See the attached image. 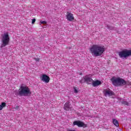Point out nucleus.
I'll return each mask as SVG.
<instances>
[{
    "label": "nucleus",
    "mask_w": 131,
    "mask_h": 131,
    "mask_svg": "<svg viewBox=\"0 0 131 131\" xmlns=\"http://www.w3.org/2000/svg\"><path fill=\"white\" fill-rule=\"evenodd\" d=\"M106 51L105 46L98 45H94L90 48V52L94 57H100L104 54Z\"/></svg>",
    "instance_id": "obj_1"
},
{
    "label": "nucleus",
    "mask_w": 131,
    "mask_h": 131,
    "mask_svg": "<svg viewBox=\"0 0 131 131\" xmlns=\"http://www.w3.org/2000/svg\"><path fill=\"white\" fill-rule=\"evenodd\" d=\"M14 93L15 96L28 97V96L31 95V91H30V89L28 86L23 85V84H22L20 89L18 91H15Z\"/></svg>",
    "instance_id": "obj_2"
},
{
    "label": "nucleus",
    "mask_w": 131,
    "mask_h": 131,
    "mask_svg": "<svg viewBox=\"0 0 131 131\" xmlns=\"http://www.w3.org/2000/svg\"><path fill=\"white\" fill-rule=\"evenodd\" d=\"M111 80L115 86H123V85H131V82L126 81L120 77H113Z\"/></svg>",
    "instance_id": "obj_3"
},
{
    "label": "nucleus",
    "mask_w": 131,
    "mask_h": 131,
    "mask_svg": "<svg viewBox=\"0 0 131 131\" xmlns=\"http://www.w3.org/2000/svg\"><path fill=\"white\" fill-rule=\"evenodd\" d=\"M1 42L2 45L0 47L1 49L7 47L8 45L10 43V35H9V33L6 32L1 35Z\"/></svg>",
    "instance_id": "obj_4"
},
{
    "label": "nucleus",
    "mask_w": 131,
    "mask_h": 131,
    "mask_svg": "<svg viewBox=\"0 0 131 131\" xmlns=\"http://www.w3.org/2000/svg\"><path fill=\"white\" fill-rule=\"evenodd\" d=\"M118 55L121 59H127L128 57H131V50L123 49L118 52Z\"/></svg>",
    "instance_id": "obj_5"
},
{
    "label": "nucleus",
    "mask_w": 131,
    "mask_h": 131,
    "mask_svg": "<svg viewBox=\"0 0 131 131\" xmlns=\"http://www.w3.org/2000/svg\"><path fill=\"white\" fill-rule=\"evenodd\" d=\"M75 125H77L78 127H83V128L88 127L86 124L80 120H76L73 122V126Z\"/></svg>",
    "instance_id": "obj_6"
},
{
    "label": "nucleus",
    "mask_w": 131,
    "mask_h": 131,
    "mask_svg": "<svg viewBox=\"0 0 131 131\" xmlns=\"http://www.w3.org/2000/svg\"><path fill=\"white\" fill-rule=\"evenodd\" d=\"M103 94L105 97H107V96H108V97H111V96H114L115 95L114 92L110 90V89L104 90Z\"/></svg>",
    "instance_id": "obj_7"
},
{
    "label": "nucleus",
    "mask_w": 131,
    "mask_h": 131,
    "mask_svg": "<svg viewBox=\"0 0 131 131\" xmlns=\"http://www.w3.org/2000/svg\"><path fill=\"white\" fill-rule=\"evenodd\" d=\"M41 80L44 81L46 83H49L50 82V77L46 74H43L41 77Z\"/></svg>",
    "instance_id": "obj_8"
},
{
    "label": "nucleus",
    "mask_w": 131,
    "mask_h": 131,
    "mask_svg": "<svg viewBox=\"0 0 131 131\" xmlns=\"http://www.w3.org/2000/svg\"><path fill=\"white\" fill-rule=\"evenodd\" d=\"M67 14V19L68 21H70V22H71L74 20V16H73V14L69 12H68Z\"/></svg>",
    "instance_id": "obj_9"
},
{
    "label": "nucleus",
    "mask_w": 131,
    "mask_h": 131,
    "mask_svg": "<svg viewBox=\"0 0 131 131\" xmlns=\"http://www.w3.org/2000/svg\"><path fill=\"white\" fill-rule=\"evenodd\" d=\"M102 84V82L100 80H96V81H92V85L94 88H96V86H99V85H101Z\"/></svg>",
    "instance_id": "obj_10"
},
{
    "label": "nucleus",
    "mask_w": 131,
    "mask_h": 131,
    "mask_svg": "<svg viewBox=\"0 0 131 131\" xmlns=\"http://www.w3.org/2000/svg\"><path fill=\"white\" fill-rule=\"evenodd\" d=\"M69 102H67L64 105L63 108L66 111H69L70 110H71V107H70L71 105L69 104Z\"/></svg>",
    "instance_id": "obj_11"
},
{
    "label": "nucleus",
    "mask_w": 131,
    "mask_h": 131,
    "mask_svg": "<svg viewBox=\"0 0 131 131\" xmlns=\"http://www.w3.org/2000/svg\"><path fill=\"white\" fill-rule=\"evenodd\" d=\"M85 80L88 84H91L92 82L93 83L94 80H93L92 78L89 77V76H85Z\"/></svg>",
    "instance_id": "obj_12"
},
{
    "label": "nucleus",
    "mask_w": 131,
    "mask_h": 131,
    "mask_svg": "<svg viewBox=\"0 0 131 131\" xmlns=\"http://www.w3.org/2000/svg\"><path fill=\"white\" fill-rule=\"evenodd\" d=\"M106 28L109 30H117V28L115 27H112V26H109V25H107Z\"/></svg>",
    "instance_id": "obj_13"
},
{
    "label": "nucleus",
    "mask_w": 131,
    "mask_h": 131,
    "mask_svg": "<svg viewBox=\"0 0 131 131\" xmlns=\"http://www.w3.org/2000/svg\"><path fill=\"white\" fill-rule=\"evenodd\" d=\"M113 122L114 125L116 126H119V123H118V121L116 120V119H113Z\"/></svg>",
    "instance_id": "obj_14"
},
{
    "label": "nucleus",
    "mask_w": 131,
    "mask_h": 131,
    "mask_svg": "<svg viewBox=\"0 0 131 131\" xmlns=\"http://www.w3.org/2000/svg\"><path fill=\"white\" fill-rule=\"evenodd\" d=\"M121 104L124 105L125 106H129V103L127 101H125V100H123L121 101Z\"/></svg>",
    "instance_id": "obj_15"
},
{
    "label": "nucleus",
    "mask_w": 131,
    "mask_h": 131,
    "mask_svg": "<svg viewBox=\"0 0 131 131\" xmlns=\"http://www.w3.org/2000/svg\"><path fill=\"white\" fill-rule=\"evenodd\" d=\"M6 106V102H3L1 105H0V111L3 110V108Z\"/></svg>",
    "instance_id": "obj_16"
},
{
    "label": "nucleus",
    "mask_w": 131,
    "mask_h": 131,
    "mask_svg": "<svg viewBox=\"0 0 131 131\" xmlns=\"http://www.w3.org/2000/svg\"><path fill=\"white\" fill-rule=\"evenodd\" d=\"M80 83H84L85 82V77H83L80 81Z\"/></svg>",
    "instance_id": "obj_17"
},
{
    "label": "nucleus",
    "mask_w": 131,
    "mask_h": 131,
    "mask_svg": "<svg viewBox=\"0 0 131 131\" xmlns=\"http://www.w3.org/2000/svg\"><path fill=\"white\" fill-rule=\"evenodd\" d=\"M40 23L41 24H47V21H46L45 20H40Z\"/></svg>",
    "instance_id": "obj_18"
},
{
    "label": "nucleus",
    "mask_w": 131,
    "mask_h": 131,
    "mask_svg": "<svg viewBox=\"0 0 131 131\" xmlns=\"http://www.w3.org/2000/svg\"><path fill=\"white\" fill-rule=\"evenodd\" d=\"M74 93H75V94H77V93H78V91H77V89H76V88H74Z\"/></svg>",
    "instance_id": "obj_19"
},
{
    "label": "nucleus",
    "mask_w": 131,
    "mask_h": 131,
    "mask_svg": "<svg viewBox=\"0 0 131 131\" xmlns=\"http://www.w3.org/2000/svg\"><path fill=\"white\" fill-rule=\"evenodd\" d=\"M35 21H36L35 18L32 19V24H34V23H35Z\"/></svg>",
    "instance_id": "obj_20"
},
{
    "label": "nucleus",
    "mask_w": 131,
    "mask_h": 131,
    "mask_svg": "<svg viewBox=\"0 0 131 131\" xmlns=\"http://www.w3.org/2000/svg\"><path fill=\"white\" fill-rule=\"evenodd\" d=\"M14 109H15V110H20V108H19V106L15 107Z\"/></svg>",
    "instance_id": "obj_21"
},
{
    "label": "nucleus",
    "mask_w": 131,
    "mask_h": 131,
    "mask_svg": "<svg viewBox=\"0 0 131 131\" xmlns=\"http://www.w3.org/2000/svg\"><path fill=\"white\" fill-rule=\"evenodd\" d=\"M36 62H38L39 61V58H35Z\"/></svg>",
    "instance_id": "obj_22"
},
{
    "label": "nucleus",
    "mask_w": 131,
    "mask_h": 131,
    "mask_svg": "<svg viewBox=\"0 0 131 131\" xmlns=\"http://www.w3.org/2000/svg\"><path fill=\"white\" fill-rule=\"evenodd\" d=\"M68 131H76V130H73V129H71V130H69Z\"/></svg>",
    "instance_id": "obj_23"
}]
</instances>
